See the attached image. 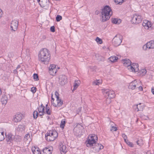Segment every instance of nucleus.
Listing matches in <instances>:
<instances>
[{"label": "nucleus", "instance_id": "nucleus-50", "mask_svg": "<svg viewBox=\"0 0 154 154\" xmlns=\"http://www.w3.org/2000/svg\"><path fill=\"white\" fill-rule=\"evenodd\" d=\"M151 92L152 93L154 94V89L153 88H152L151 89Z\"/></svg>", "mask_w": 154, "mask_h": 154}, {"label": "nucleus", "instance_id": "nucleus-25", "mask_svg": "<svg viewBox=\"0 0 154 154\" xmlns=\"http://www.w3.org/2000/svg\"><path fill=\"white\" fill-rule=\"evenodd\" d=\"M112 22L115 24H119L121 22V20L120 19L114 18L112 20Z\"/></svg>", "mask_w": 154, "mask_h": 154}, {"label": "nucleus", "instance_id": "nucleus-46", "mask_svg": "<svg viewBox=\"0 0 154 154\" xmlns=\"http://www.w3.org/2000/svg\"><path fill=\"white\" fill-rule=\"evenodd\" d=\"M2 10L0 9V18H1L2 17Z\"/></svg>", "mask_w": 154, "mask_h": 154}, {"label": "nucleus", "instance_id": "nucleus-29", "mask_svg": "<svg viewBox=\"0 0 154 154\" xmlns=\"http://www.w3.org/2000/svg\"><path fill=\"white\" fill-rule=\"evenodd\" d=\"M137 143L138 145L141 146L143 144V141L142 139L140 138L137 141Z\"/></svg>", "mask_w": 154, "mask_h": 154}, {"label": "nucleus", "instance_id": "nucleus-26", "mask_svg": "<svg viewBox=\"0 0 154 154\" xmlns=\"http://www.w3.org/2000/svg\"><path fill=\"white\" fill-rule=\"evenodd\" d=\"M109 59L112 62H115L118 59V58L115 56H112L110 57Z\"/></svg>", "mask_w": 154, "mask_h": 154}, {"label": "nucleus", "instance_id": "nucleus-44", "mask_svg": "<svg viewBox=\"0 0 154 154\" xmlns=\"http://www.w3.org/2000/svg\"><path fill=\"white\" fill-rule=\"evenodd\" d=\"M122 137L124 140H125V139H127V137L126 135L124 134H122Z\"/></svg>", "mask_w": 154, "mask_h": 154}, {"label": "nucleus", "instance_id": "nucleus-59", "mask_svg": "<svg viewBox=\"0 0 154 154\" xmlns=\"http://www.w3.org/2000/svg\"><path fill=\"white\" fill-rule=\"evenodd\" d=\"M48 119L49 118V116H47Z\"/></svg>", "mask_w": 154, "mask_h": 154}, {"label": "nucleus", "instance_id": "nucleus-54", "mask_svg": "<svg viewBox=\"0 0 154 154\" xmlns=\"http://www.w3.org/2000/svg\"><path fill=\"white\" fill-rule=\"evenodd\" d=\"M78 125H80V126H81V127H82V126L81 125H79V124H78L77 125H76V127H78Z\"/></svg>", "mask_w": 154, "mask_h": 154}, {"label": "nucleus", "instance_id": "nucleus-41", "mask_svg": "<svg viewBox=\"0 0 154 154\" xmlns=\"http://www.w3.org/2000/svg\"><path fill=\"white\" fill-rule=\"evenodd\" d=\"M127 144L130 147H133L134 146V144L131 142L129 141L128 143H127Z\"/></svg>", "mask_w": 154, "mask_h": 154}, {"label": "nucleus", "instance_id": "nucleus-33", "mask_svg": "<svg viewBox=\"0 0 154 154\" xmlns=\"http://www.w3.org/2000/svg\"><path fill=\"white\" fill-rule=\"evenodd\" d=\"M33 77L35 81H38L39 80L38 75L37 74L34 73L33 75Z\"/></svg>", "mask_w": 154, "mask_h": 154}, {"label": "nucleus", "instance_id": "nucleus-43", "mask_svg": "<svg viewBox=\"0 0 154 154\" xmlns=\"http://www.w3.org/2000/svg\"><path fill=\"white\" fill-rule=\"evenodd\" d=\"M143 49L144 50H146L147 48H148V47L146 45V44L144 45L143 47Z\"/></svg>", "mask_w": 154, "mask_h": 154}, {"label": "nucleus", "instance_id": "nucleus-38", "mask_svg": "<svg viewBox=\"0 0 154 154\" xmlns=\"http://www.w3.org/2000/svg\"><path fill=\"white\" fill-rule=\"evenodd\" d=\"M138 84L137 86V89L138 88V89L140 91H142L143 90L142 87L139 84Z\"/></svg>", "mask_w": 154, "mask_h": 154}, {"label": "nucleus", "instance_id": "nucleus-57", "mask_svg": "<svg viewBox=\"0 0 154 154\" xmlns=\"http://www.w3.org/2000/svg\"><path fill=\"white\" fill-rule=\"evenodd\" d=\"M1 94H2V91H1V89L0 88V95Z\"/></svg>", "mask_w": 154, "mask_h": 154}, {"label": "nucleus", "instance_id": "nucleus-15", "mask_svg": "<svg viewBox=\"0 0 154 154\" xmlns=\"http://www.w3.org/2000/svg\"><path fill=\"white\" fill-rule=\"evenodd\" d=\"M22 119V115L21 113L16 114L14 117L13 121L15 122L20 121Z\"/></svg>", "mask_w": 154, "mask_h": 154}, {"label": "nucleus", "instance_id": "nucleus-8", "mask_svg": "<svg viewBox=\"0 0 154 154\" xmlns=\"http://www.w3.org/2000/svg\"><path fill=\"white\" fill-rule=\"evenodd\" d=\"M142 17L137 14H134L132 18V22L133 23L137 24L140 23L142 20Z\"/></svg>", "mask_w": 154, "mask_h": 154}, {"label": "nucleus", "instance_id": "nucleus-35", "mask_svg": "<svg viewBox=\"0 0 154 154\" xmlns=\"http://www.w3.org/2000/svg\"><path fill=\"white\" fill-rule=\"evenodd\" d=\"M62 19V17L60 15H57L56 17V20L57 21L59 22Z\"/></svg>", "mask_w": 154, "mask_h": 154}, {"label": "nucleus", "instance_id": "nucleus-10", "mask_svg": "<svg viewBox=\"0 0 154 154\" xmlns=\"http://www.w3.org/2000/svg\"><path fill=\"white\" fill-rule=\"evenodd\" d=\"M56 66V65L55 64H51L49 67V72L51 75H55L57 71Z\"/></svg>", "mask_w": 154, "mask_h": 154}, {"label": "nucleus", "instance_id": "nucleus-2", "mask_svg": "<svg viewBox=\"0 0 154 154\" xmlns=\"http://www.w3.org/2000/svg\"><path fill=\"white\" fill-rule=\"evenodd\" d=\"M38 57L39 60L43 63L48 64L50 59V51L46 48L41 49L38 53Z\"/></svg>", "mask_w": 154, "mask_h": 154}, {"label": "nucleus", "instance_id": "nucleus-47", "mask_svg": "<svg viewBox=\"0 0 154 154\" xmlns=\"http://www.w3.org/2000/svg\"><path fill=\"white\" fill-rule=\"evenodd\" d=\"M41 112L45 113V107H43V108H42Z\"/></svg>", "mask_w": 154, "mask_h": 154}, {"label": "nucleus", "instance_id": "nucleus-22", "mask_svg": "<svg viewBox=\"0 0 154 154\" xmlns=\"http://www.w3.org/2000/svg\"><path fill=\"white\" fill-rule=\"evenodd\" d=\"M146 44V45L148 47L149 49H153L154 48V41H151Z\"/></svg>", "mask_w": 154, "mask_h": 154}, {"label": "nucleus", "instance_id": "nucleus-55", "mask_svg": "<svg viewBox=\"0 0 154 154\" xmlns=\"http://www.w3.org/2000/svg\"><path fill=\"white\" fill-rule=\"evenodd\" d=\"M135 66V68L136 69H138V71H137H137L139 70V69L138 68V67H139V66H138L137 67H137H136V66Z\"/></svg>", "mask_w": 154, "mask_h": 154}, {"label": "nucleus", "instance_id": "nucleus-30", "mask_svg": "<svg viewBox=\"0 0 154 154\" xmlns=\"http://www.w3.org/2000/svg\"><path fill=\"white\" fill-rule=\"evenodd\" d=\"M66 123V121L65 119L62 120L61 121V124L60 125V127L62 129H63L65 126V125Z\"/></svg>", "mask_w": 154, "mask_h": 154}, {"label": "nucleus", "instance_id": "nucleus-28", "mask_svg": "<svg viewBox=\"0 0 154 154\" xmlns=\"http://www.w3.org/2000/svg\"><path fill=\"white\" fill-rule=\"evenodd\" d=\"M4 132L2 131V130L0 129V141H2L4 139Z\"/></svg>", "mask_w": 154, "mask_h": 154}, {"label": "nucleus", "instance_id": "nucleus-40", "mask_svg": "<svg viewBox=\"0 0 154 154\" xmlns=\"http://www.w3.org/2000/svg\"><path fill=\"white\" fill-rule=\"evenodd\" d=\"M50 30L52 32H54L55 31V27L54 26H52L51 27Z\"/></svg>", "mask_w": 154, "mask_h": 154}, {"label": "nucleus", "instance_id": "nucleus-3", "mask_svg": "<svg viewBox=\"0 0 154 154\" xmlns=\"http://www.w3.org/2000/svg\"><path fill=\"white\" fill-rule=\"evenodd\" d=\"M102 21L104 22L109 19L112 14V11L110 7L108 5H106L102 10L101 12Z\"/></svg>", "mask_w": 154, "mask_h": 154}, {"label": "nucleus", "instance_id": "nucleus-45", "mask_svg": "<svg viewBox=\"0 0 154 154\" xmlns=\"http://www.w3.org/2000/svg\"><path fill=\"white\" fill-rule=\"evenodd\" d=\"M39 112V115L40 116H42L43 115L44 113L42 112Z\"/></svg>", "mask_w": 154, "mask_h": 154}, {"label": "nucleus", "instance_id": "nucleus-56", "mask_svg": "<svg viewBox=\"0 0 154 154\" xmlns=\"http://www.w3.org/2000/svg\"><path fill=\"white\" fill-rule=\"evenodd\" d=\"M99 13V11H97L96 12V13L97 14H98V13Z\"/></svg>", "mask_w": 154, "mask_h": 154}, {"label": "nucleus", "instance_id": "nucleus-31", "mask_svg": "<svg viewBox=\"0 0 154 154\" xmlns=\"http://www.w3.org/2000/svg\"><path fill=\"white\" fill-rule=\"evenodd\" d=\"M38 115V113L37 111H35L33 112V117L34 119H36L37 118Z\"/></svg>", "mask_w": 154, "mask_h": 154}, {"label": "nucleus", "instance_id": "nucleus-52", "mask_svg": "<svg viewBox=\"0 0 154 154\" xmlns=\"http://www.w3.org/2000/svg\"><path fill=\"white\" fill-rule=\"evenodd\" d=\"M39 107H41V108H43V107H45V106H44L43 105V104H42Z\"/></svg>", "mask_w": 154, "mask_h": 154}, {"label": "nucleus", "instance_id": "nucleus-16", "mask_svg": "<svg viewBox=\"0 0 154 154\" xmlns=\"http://www.w3.org/2000/svg\"><path fill=\"white\" fill-rule=\"evenodd\" d=\"M142 25L144 28L146 29H148L149 27L151 26L152 25L151 22L147 20H143Z\"/></svg>", "mask_w": 154, "mask_h": 154}, {"label": "nucleus", "instance_id": "nucleus-12", "mask_svg": "<svg viewBox=\"0 0 154 154\" xmlns=\"http://www.w3.org/2000/svg\"><path fill=\"white\" fill-rule=\"evenodd\" d=\"M18 24V22L17 20H14L11 21V29L14 31L17 29Z\"/></svg>", "mask_w": 154, "mask_h": 154}, {"label": "nucleus", "instance_id": "nucleus-17", "mask_svg": "<svg viewBox=\"0 0 154 154\" xmlns=\"http://www.w3.org/2000/svg\"><path fill=\"white\" fill-rule=\"evenodd\" d=\"M134 109L137 111H142L144 108L143 105H141V103H140L138 104L135 105L134 106Z\"/></svg>", "mask_w": 154, "mask_h": 154}, {"label": "nucleus", "instance_id": "nucleus-23", "mask_svg": "<svg viewBox=\"0 0 154 154\" xmlns=\"http://www.w3.org/2000/svg\"><path fill=\"white\" fill-rule=\"evenodd\" d=\"M43 154H51V151L47 147L44 149L43 150ZM40 154H42L41 152H40Z\"/></svg>", "mask_w": 154, "mask_h": 154}, {"label": "nucleus", "instance_id": "nucleus-19", "mask_svg": "<svg viewBox=\"0 0 154 154\" xmlns=\"http://www.w3.org/2000/svg\"><path fill=\"white\" fill-rule=\"evenodd\" d=\"M59 145L60 150L62 152L61 153H65L66 152V146L61 143H60Z\"/></svg>", "mask_w": 154, "mask_h": 154}, {"label": "nucleus", "instance_id": "nucleus-58", "mask_svg": "<svg viewBox=\"0 0 154 154\" xmlns=\"http://www.w3.org/2000/svg\"><path fill=\"white\" fill-rule=\"evenodd\" d=\"M29 134H26V137H27V136H29Z\"/></svg>", "mask_w": 154, "mask_h": 154}, {"label": "nucleus", "instance_id": "nucleus-37", "mask_svg": "<svg viewBox=\"0 0 154 154\" xmlns=\"http://www.w3.org/2000/svg\"><path fill=\"white\" fill-rule=\"evenodd\" d=\"M146 71L145 69H143L140 71V73L142 74V75H144L146 73Z\"/></svg>", "mask_w": 154, "mask_h": 154}, {"label": "nucleus", "instance_id": "nucleus-48", "mask_svg": "<svg viewBox=\"0 0 154 154\" xmlns=\"http://www.w3.org/2000/svg\"><path fill=\"white\" fill-rule=\"evenodd\" d=\"M42 108H41V107H39L38 108V111L39 112H41L42 111Z\"/></svg>", "mask_w": 154, "mask_h": 154}, {"label": "nucleus", "instance_id": "nucleus-36", "mask_svg": "<svg viewBox=\"0 0 154 154\" xmlns=\"http://www.w3.org/2000/svg\"><path fill=\"white\" fill-rule=\"evenodd\" d=\"M47 106L48 104H46V106L47 107ZM45 113L48 115L51 114V111L49 110V109H48V108L47 107H46V108Z\"/></svg>", "mask_w": 154, "mask_h": 154}, {"label": "nucleus", "instance_id": "nucleus-13", "mask_svg": "<svg viewBox=\"0 0 154 154\" xmlns=\"http://www.w3.org/2000/svg\"><path fill=\"white\" fill-rule=\"evenodd\" d=\"M6 137V140L9 144L12 143L14 140V136L11 134H8L7 135L5 134Z\"/></svg>", "mask_w": 154, "mask_h": 154}, {"label": "nucleus", "instance_id": "nucleus-34", "mask_svg": "<svg viewBox=\"0 0 154 154\" xmlns=\"http://www.w3.org/2000/svg\"><path fill=\"white\" fill-rule=\"evenodd\" d=\"M96 41L100 44H101L102 43V39L98 37H97L96 39Z\"/></svg>", "mask_w": 154, "mask_h": 154}, {"label": "nucleus", "instance_id": "nucleus-24", "mask_svg": "<svg viewBox=\"0 0 154 154\" xmlns=\"http://www.w3.org/2000/svg\"><path fill=\"white\" fill-rule=\"evenodd\" d=\"M80 83V81L75 80V81L73 85L74 88L73 89V91L75 90L79 86Z\"/></svg>", "mask_w": 154, "mask_h": 154}, {"label": "nucleus", "instance_id": "nucleus-7", "mask_svg": "<svg viewBox=\"0 0 154 154\" xmlns=\"http://www.w3.org/2000/svg\"><path fill=\"white\" fill-rule=\"evenodd\" d=\"M55 95L57 98V103H55L54 102V98H53L52 97L51 99V103L54 106L56 107H60L63 104V101L59 97V94L58 92L57 91L55 92Z\"/></svg>", "mask_w": 154, "mask_h": 154}, {"label": "nucleus", "instance_id": "nucleus-53", "mask_svg": "<svg viewBox=\"0 0 154 154\" xmlns=\"http://www.w3.org/2000/svg\"><path fill=\"white\" fill-rule=\"evenodd\" d=\"M37 1L38 3H39V4L40 5L41 1L40 0H37Z\"/></svg>", "mask_w": 154, "mask_h": 154}, {"label": "nucleus", "instance_id": "nucleus-27", "mask_svg": "<svg viewBox=\"0 0 154 154\" xmlns=\"http://www.w3.org/2000/svg\"><path fill=\"white\" fill-rule=\"evenodd\" d=\"M17 130L18 131L22 132L24 131L25 127L23 125H18V127L17 129Z\"/></svg>", "mask_w": 154, "mask_h": 154}, {"label": "nucleus", "instance_id": "nucleus-51", "mask_svg": "<svg viewBox=\"0 0 154 154\" xmlns=\"http://www.w3.org/2000/svg\"><path fill=\"white\" fill-rule=\"evenodd\" d=\"M144 118H143V119H147L148 118V117L147 116H144Z\"/></svg>", "mask_w": 154, "mask_h": 154}, {"label": "nucleus", "instance_id": "nucleus-60", "mask_svg": "<svg viewBox=\"0 0 154 154\" xmlns=\"http://www.w3.org/2000/svg\"><path fill=\"white\" fill-rule=\"evenodd\" d=\"M59 68H59V67H58V69H59Z\"/></svg>", "mask_w": 154, "mask_h": 154}, {"label": "nucleus", "instance_id": "nucleus-42", "mask_svg": "<svg viewBox=\"0 0 154 154\" xmlns=\"http://www.w3.org/2000/svg\"><path fill=\"white\" fill-rule=\"evenodd\" d=\"M31 91L33 93H34L36 92V88L34 87H33L31 89Z\"/></svg>", "mask_w": 154, "mask_h": 154}, {"label": "nucleus", "instance_id": "nucleus-39", "mask_svg": "<svg viewBox=\"0 0 154 154\" xmlns=\"http://www.w3.org/2000/svg\"><path fill=\"white\" fill-rule=\"evenodd\" d=\"M117 130V129L116 127L114 126H112L111 129H110V131H112L113 130L114 131H116Z\"/></svg>", "mask_w": 154, "mask_h": 154}, {"label": "nucleus", "instance_id": "nucleus-18", "mask_svg": "<svg viewBox=\"0 0 154 154\" xmlns=\"http://www.w3.org/2000/svg\"><path fill=\"white\" fill-rule=\"evenodd\" d=\"M49 0H41L40 4V6L42 7H47L49 4Z\"/></svg>", "mask_w": 154, "mask_h": 154}, {"label": "nucleus", "instance_id": "nucleus-14", "mask_svg": "<svg viewBox=\"0 0 154 154\" xmlns=\"http://www.w3.org/2000/svg\"><path fill=\"white\" fill-rule=\"evenodd\" d=\"M138 84H140V82H139L138 83H137L136 80H134L129 84L128 88L132 90L136 89L137 86Z\"/></svg>", "mask_w": 154, "mask_h": 154}, {"label": "nucleus", "instance_id": "nucleus-6", "mask_svg": "<svg viewBox=\"0 0 154 154\" xmlns=\"http://www.w3.org/2000/svg\"><path fill=\"white\" fill-rule=\"evenodd\" d=\"M103 93L106 94L107 95L108 97L106 100L107 104L111 102V99L115 97V92L114 91L112 90H109V89H104L103 90Z\"/></svg>", "mask_w": 154, "mask_h": 154}, {"label": "nucleus", "instance_id": "nucleus-9", "mask_svg": "<svg viewBox=\"0 0 154 154\" xmlns=\"http://www.w3.org/2000/svg\"><path fill=\"white\" fill-rule=\"evenodd\" d=\"M122 42V37L121 35L116 36L112 40L113 45L115 47H117L120 45Z\"/></svg>", "mask_w": 154, "mask_h": 154}, {"label": "nucleus", "instance_id": "nucleus-1", "mask_svg": "<svg viewBox=\"0 0 154 154\" xmlns=\"http://www.w3.org/2000/svg\"><path fill=\"white\" fill-rule=\"evenodd\" d=\"M94 137L97 138L96 140H97V137L94 136ZM94 137L92 136L91 137L90 139H88L86 142V145L87 147H92L93 149L92 151L94 152H96L103 149L104 147L101 144L96 143V141Z\"/></svg>", "mask_w": 154, "mask_h": 154}, {"label": "nucleus", "instance_id": "nucleus-49", "mask_svg": "<svg viewBox=\"0 0 154 154\" xmlns=\"http://www.w3.org/2000/svg\"><path fill=\"white\" fill-rule=\"evenodd\" d=\"M124 141L127 144V143H128V142H129V141L127 139H125V140H124Z\"/></svg>", "mask_w": 154, "mask_h": 154}, {"label": "nucleus", "instance_id": "nucleus-4", "mask_svg": "<svg viewBox=\"0 0 154 154\" xmlns=\"http://www.w3.org/2000/svg\"><path fill=\"white\" fill-rule=\"evenodd\" d=\"M131 63L130 60L128 59H125L123 61L124 65L126 67H128V69L132 72H137L138 69H136L135 66H136L137 68L138 66V64L136 63H133L131 64Z\"/></svg>", "mask_w": 154, "mask_h": 154}, {"label": "nucleus", "instance_id": "nucleus-5", "mask_svg": "<svg viewBox=\"0 0 154 154\" xmlns=\"http://www.w3.org/2000/svg\"><path fill=\"white\" fill-rule=\"evenodd\" d=\"M58 134L55 130H50L45 134V138L48 141H53L57 137Z\"/></svg>", "mask_w": 154, "mask_h": 154}, {"label": "nucleus", "instance_id": "nucleus-11", "mask_svg": "<svg viewBox=\"0 0 154 154\" xmlns=\"http://www.w3.org/2000/svg\"><path fill=\"white\" fill-rule=\"evenodd\" d=\"M67 82V78L64 75H61L59 77V83L61 85H64Z\"/></svg>", "mask_w": 154, "mask_h": 154}, {"label": "nucleus", "instance_id": "nucleus-32", "mask_svg": "<svg viewBox=\"0 0 154 154\" xmlns=\"http://www.w3.org/2000/svg\"><path fill=\"white\" fill-rule=\"evenodd\" d=\"M100 84V80H96L92 82V84L94 85H98Z\"/></svg>", "mask_w": 154, "mask_h": 154}, {"label": "nucleus", "instance_id": "nucleus-20", "mask_svg": "<svg viewBox=\"0 0 154 154\" xmlns=\"http://www.w3.org/2000/svg\"><path fill=\"white\" fill-rule=\"evenodd\" d=\"M40 149L37 147H35V146L32 147V150L33 153L34 154H39L40 153Z\"/></svg>", "mask_w": 154, "mask_h": 154}, {"label": "nucleus", "instance_id": "nucleus-21", "mask_svg": "<svg viewBox=\"0 0 154 154\" xmlns=\"http://www.w3.org/2000/svg\"><path fill=\"white\" fill-rule=\"evenodd\" d=\"M8 100L7 97L5 95H3L2 96L1 99V101L3 104H6Z\"/></svg>", "mask_w": 154, "mask_h": 154}]
</instances>
